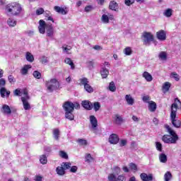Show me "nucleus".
Listing matches in <instances>:
<instances>
[{
    "label": "nucleus",
    "instance_id": "obj_1",
    "mask_svg": "<svg viewBox=\"0 0 181 181\" xmlns=\"http://www.w3.org/2000/svg\"><path fill=\"white\" fill-rule=\"evenodd\" d=\"M178 108H180L181 110V102L180 100L177 98L175 99L174 103L171 105L170 115L171 122L175 128H180L181 125L180 120L177 119V117H176Z\"/></svg>",
    "mask_w": 181,
    "mask_h": 181
},
{
    "label": "nucleus",
    "instance_id": "obj_2",
    "mask_svg": "<svg viewBox=\"0 0 181 181\" xmlns=\"http://www.w3.org/2000/svg\"><path fill=\"white\" fill-rule=\"evenodd\" d=\"M63 107L65 110L66 118L69 119V121H73V119H74V115H73V111H74V103L71 102H66Z\"/></svg>",
    "mask_w": 181,
    "mask_h": 181
},
{
    "label": "nucleus",
    "instance_id": "obj_3",
    "mask_svg": "<svg viewBox=\"0 0 181 181\" xmlns=\"http://www.w3.org/2000/svg\"><path fill=\"white\" fill-rule=\"evenodd\" d=\"M6 11L11 15L18 16L22 11V6L18 3L14 2L9 4L6 6Z\"/></svg>",
    "mask_w": 181,
    "mask_h": 181
},
{
    "label": "nucleus",
    "instance_id": "obj_4",
    "mask_svg": "<svg viewBox=\"0 0 181 181\" xmlns=\"http://www.w3.org/2000/svg\"><path fill=\"white\" fill-rule=\"evenodd\" d=\"M45 86L47 91L49 93H53V91H57L60 90V82L56 78H52L49 81L45 82Z\"/></svg>",
    "mask_w": 181,
    "mask_h": 181
},
{
    "label": "nucleus",
    "instance_id": "obj_5",
    "mask_svg": "<svg viewBox=\"0 0 181 181\" xmlns=\"http://www.w3.org/2000/svg\"><path fill=\"white\" fill-rule=\"evenodd\" d=\"M21 98L23 105L24 110L26 111H28V110H30V104L29 103V100H30V98L28 94V90H23V96H22Z\"/></svg>",
    "mask_w": 181,
    "mask_h": 181
},
{
    "label": "nucleus",
    "instance_id": "obj_6",
    "mask_svg": "<svg viewBox=\"0 0 181 181\" xmlns=\"http://www.w3.org/2000/svg\"><path fill=\"white\" fill-rule=\"evenodd\" d=\"M142 39L144 45H151V42H153V34L152 33L144 32L142 34Z\"/></svg>",
    "mask_w": 181,
    "mask_h": 181
},
{
    "label": "nucleus",
    "instance_id": "obj_7",
    "mask_svg": "<svg viewBox=\"0 0 181 181\" xmlns=\"http://www.w3.org/2000/svg\"><path fill=\"white\" fill-rule=\"evenodd\" d=\"M79 81L82 86H84V89L87 93H93L94 91V88L88 84L89 81L88 79L86 78H82L79 79Z\"/></svg>",
    "mask_w": 181,
    "mask_h": 181
},
{
    "label": "nucleus",
    "instance_id": "obj_8",
    "mask_svg": "<svg viewBox=\"0 0 181 181\" xmlns=\"http://www.w3.org/2000/svg\"><path fill=\"white\" fill-rule=\"evenodd\" d=\"M89 121L90 124V129H92V131H97V128L98 127V121L97 120L95 116L90 115L89 117Z\"/></svg>",
    "mask_w": 181,
    "mask_h": 181
},
{
    "label": "nucleus",
    "instance_id": "obj_9",
    "mask_svg": "<svg viewBox=\"0 0 181 181\" xmlns=\"http://www.w3.org/2000/svg\"><path fill=\"white\" fill-rule=\"evenodd\" d=\"M100 19L103 23H105V24L110 23V21H115V18L111 13L103 14Z\"/></svg>",
    "mask_w": 181,
    "mask_h": 181
},
{
    "label": "nucleus",
    "instance_id": "obj_10",
    "mask_svg": "<svg viewBox=\"0 0 181 181\" xmlns=\"http://www.w3.org/2000/svg\"><path fill=\"white\" fill-rule=\"evenodd\" d=\"M162 139L165 144H175L179 141V136H163Z\"/></svg>",
    "mask_w": 181,
    "mask_h": 181
},
{
    "label": "nucleus",
    "instance_id": "obj_11",
    "mask_svg": "<svg viewBox=\"0 0 181 181\" xmlns=\"http://www.w3.org/2000/svg\"><path fill=\"white\" fill-rule=\"evenodd\" d=\"M46 33L48 37H53V36H54V28L52 24H47Z\"/></svg>",
    "mask_w": 181,
    "mask_h": 181
},
{
    "label": "nucleus",
    "instance_id": "obj_12",
    "mask_svg": "<svg viewBox=\"0 0 181 181\" xmlns=\"http://www.w3.org/2000/svg\"><path fill=\"white\" fill-rule=\"evenodd\" d=\"M47 26V23L45 22L43 20H40L38 30L40 33L44 35L46 33V27Z\"/></svg>",
    "mask_w": 181,
    "mask_h": 181
},
{
    "label": "nucleus",
    "instance_id": "obj_13",
    "mask_svg": "<svg viewBox=\"0 0 181 181\" xmlns=\"http://www.w3.org/2000/svg\"><path fill=\"white\" fill-rule=\"evenodd\" d=\"M156 37L160 42L166 40V32L163 30H160L156 33Z\"/></svg>",
    "mask_w": 181,
    "mask_h": 181
},
{
    "label": "nucleus",
    "instance_id": "obj_14",
    "mask_svg": "<svg viewBox=\"0 0 181 181\" xmlns=\"http://www.w3.org/2000/svg\"><path fill=\"white\" fill-rule=\"evenodd\" d=\"M140 178L142 181H153V175L152 174H146L143 173L140 175Z\"/></svg>",
    "mask_w": 181,
    "mask_h": 181
},
{
    "label": "nucleus",
    "instance_id": "obj_15",
    "mask_svg": "<svg viewBox=\"0 0 181 181\" xmlns=\"http://www.w3.org/2000/svg\"><path fill=\"white\" fill-rule=\"evenodd\" d=\"M54 10L55 11V12H57V13H61V15H67V12H69L67 8H62L59 6H55L54 7Z\"/></svg>",
    "mask_w": 181,
    "mask_h": 181
},
{
    "label": "nucleus",
    "instance_id": "obj_16",
    "mask_svg": "<svg viewBox=\"0 0 181 181\" xmlns=\"http://www.w3.org/2000/svg\"><path fill=\"white\" fill-rule=\"evenodd\" d=\"M113 122H115V124H117V125H121V124L124 122V118L122 117V116L116 114L113 116Z\"/></svg>",
    "mask_w": 181,
    "mask_h": 181
},
{
    "label": "nucleus",
    "instance_id": "obj_17",
    "mask_svg": "<svg viewBox=\"0 0 181 181\" xmlns=\"http://www.w3.org/2000/svg\"><path fill=\"white\" fill-rule=\"evenodd\" d=\"M1 112L5 115H11L12 110H11V107L8 105H3Z\"/></svg>",
    "mask_w": 181,
    "mask_h": 181
},
{
    "label": "nucleus",
    "instance_id": "obj_18",
    "mask_svg": "<svg viewBox=\"0 0 181 181\" xmlns=\"http://www.w3.org/2000/svg\"><path fill=\"white\" fill-rule=\"evenodd\" d=\"M30 69H32V65L30 64L24 65L23 67H22L21 69V74L23 76H26V74H28Z\"/></svg>",
    "mask_w": 181,
    "mask_h": 181
},
{
    "label": "nucleus",
    "instance_id": "obj_19",
    "mask_svg": "<svg viewBox=\"0 0 181 181\" xmlns=\"http://www.w3.org/2000/svg\"><path fill=\"white\" fill-rule=\"evenodd\" d=\"M100 74L102 76V78H107V77H108V74H110V71L105 66H102L100 69Z\"/></svg>",
    "mask_w": 181,
    "mask_h": 181
},
{
    "label": "nucleus",
    "instance_id": "obj_20",
    "mask_svg": "<svg viewBox=\"0 0 181 181\" xmlns=\"http://www.w3.org/2000/svg\"><path fill=\"white\" fill-rule=\"evenodd\" d=\"M81 104L83 108H85L86 110H90L93 109V104L90 103V102L88 100H83L82 101Z\"/></svg>",
    "mask_w": 181,
    "mask_h": 181
},
{
    "label": "nucleus",
    "instance_id": "obj_21",
    "mask_svg": "<svg viewBox=\"0 0 181 181\" xmlns=\"http://www.w3.org/2000/svg\"><path fill=\"white\" fill-rule=\"evenodd\" d=\"M0 94L2 98H5V97H9V95L11 94V91L7 90L6 88H1L0 89Z\"/></svg>",
    "mask_w": 181,
    "mask_h": 181
},
{
    "label": "nucleus",
    "instance_id": "obj_22",
    "mask_svg": "<svg viewBox=\"0 0 181 181\" xmlns=\"http://www.w3.org/2000/svg\"><path fill=\"white\" fill-rule=\"evenodd\" d=\"M125 100L127 101L128 105H133L134 104H135V100L132 98V95H126Z\"/></svg>",
    "mask_w": 181,
    "mask_h": 181
},
{
    "label": "nucleus",
    "instance_id": "obj_23",
    "mask_svg": "<svg viewBox=\"0 0 181 181\" xmlns=\"http://www.w3.org/2000/svg\"><path fill=\"white\" fill-rule=\"evenodd\" d=\"M144 78H145V80L146 81H148V83H151V81H152V80H153V78L152 77V75H151V74H149V72L148 71H144L142 74Z\"/></svg>",
    "mask_w": 181,
    "mask_h": 181
},
{
    "label": "nucleus",
    "instance_id": "obj_24",
    "mask_svg": "<svg viewBox=\"0 0 181 181\" xmlns=\"http://www.w3.org/2000/svg\"><path fill=\"white\" fill-rule=\"evenodd\" d=\"M71 46L64 45L62 46V52L63 53H66V54H71Z\"/></svg>",
    "mask_w": 181,
    "mask_h": 181
},
{
    "label": "nucleus",
    "instance_id": "obj_25",
    "mask_svg": "<svg viewBox=\"0 0 181 181\" xmlns=\"http://www.w3.org/2000/svg\"><path fill=\"white\" fill-rule=\"evenodd\" d=\"M148 110L151 112L156 111V103L152 100L148 102Z\"/></svg>",
    "mask_w": 181,
    "mask_h": 181
},
{
    "label": "nucleus",
    "instance_id": "obj_26",
    "mask_svg": "<svg viewBox=\"0 0 181 181\" xmlns=\"http://www.w3.org/2000/svg\"><path fill=\"white\" fill-rule=\"evenodd\" d=\"M56 173H57V175H59V176H63L64 175H65L66 170H64V168H63L61 165V166H58L56 168Z\"/></svg>",
    "mask_w": 181,
    "mask_h": 181
},
{
    "label": "nucleus",
    "instance_id": "obj_27",
    "mask_svg": "<svg viewBox=\"0 0 181 181\" xmlns=\"http://www.w3.org/2000/svg\"><path fill=\"white\" fill-rule=\"evenodd\" d=\"M25 59L27 62H30V63H33L35 60V57H33V54H32V53L27 52L25 53Z\"/></svg>",
    "mask_w": 181,
    "mask_h": 181
},
{
    "label": "nucleus",
    "instance_id": "obj_28",
    "mask_svg": "<svg viewBox=\"0 0 181 181\" xmlns=\"http://www.w3.org/2000/svg\"><path fill=\"white\" fill-rule=\"evenodd\" d=\"M109 142L113 145H117V142H119V138L118 136L109 137Z\"/></svg>",
    "mask_w": 181,
    "mask_h": 181
},
{
    "label": "nucleus",
    "instance_id": "obj_29",
    "mask_svg": "<svg viewBox=\"0 0 181 181\" xmlns=\"http://www.w3.org/2000/svg\"><path fill=\"white\" fill-rule=\"evenodd\" d=\"M159 160L161 163H166L168 162V156L162 153L159 155Z\"/></svg>",
    "mask_w": 181,
    "mask_h": 181
},
{
    "label": "nucleus",
    "instance_id": "obj_30",
    "mask_svg": "<svg viewBox=\"0 0 181 181\" xmlns=\"http://www.w3.org/2000/svg\"><path fill=\"white\" fill-rule=\"evenodd\" d=\"M165 128L166 131L171 135V136H177L175 131H173V129H172L168 124H165Z\"/></svg>",
    "mask_w": 181,
    "mask_h": 181
},
{
    "label": "nucleus",
    "instance_id": "obj_31",
    "mask_svg": "<svg viewBox=\"0 0 181 181\" xmlns=\"http://www.w3.org/2000/svg\"><path fill=\"white\" fill-rule=\"evenodd\" d=\"M109 8L111 11H117L118 9V4H117V2L115 1H111L110 3Z\"/></svg>",
    "mask_w": 181,
    "mask_h": 181
},
{
    "label": "nucleus",
    "instance_id": "obj_32",
    "mask_svg": "<svg viewBox=\"0 0 181 181\" xmlns=\"http://www.w3.org/2000/svg\"><path fill=\"white\" fill-rule=\"evenodd\" d=\"M40 63H42V64H46L49 63V58L45 55H42L39 58Z\"/></svg>",
    "mask_w": 181,
    "mask_h": 181
},
{
    "label": "nucleus",
    "instance_id": "obj_33",
    "mask_svg": "<svg viewBox=\"0 0 181 181\" xmlns=\"http://www.w3.org/2000/svg\"><path fill=\"white\" fill-rule=\"evenodd\" d=\"M26 90V89H23V90H21L20 88H17L13 91V94L14 95H16L17 97H23V90Z\"/></svg>",
    "mask_w": 181,
    "mask_h": 181
},
{
    "label": "nucleus",
    "instance_id": "obj_34",
    "mask_svg": "<svg viewBox=\"0 0 181 181\" xmlns=\"http://www.w3.org/2000/svg\"><path fill=\"white\" fill-rule=\"evenodd\" d=\"M172 13H173V10L172 8H168L163 12V16L166 18H170Z\"/></svg>",
    "mask_w": 181,
    "mask_h": 181
},
{
    "label": "nucleus",
    "instance_id": "obj_35",
    "mask_svg": "<svg viewBox=\"0 0 181 181\" xmlns=\"http://www.w3.org/2000/svg\"><path fill=\"white\" fill-rule=\"evenodd\" d=\"M158 57H159L160 60L165 61V60H166V59H168V54H166L165 52H161L158 54Z\"/></svg>",
    "mask_w": 181,
    "mask_h": 181
},
{
    "label": "nucleus",
    "instance_id": "obj_36",
    "mask_svg": "<svg viewBox=\"0 0 181 181\" xmlns=\"http://www.w3.org/2000/svg\"><path fill=\"white\" fill-rule=\"evenodd\" d=\"M109 90L110 91H112V93H115V91L117 90V87L115 86V83H114V81L110 83Z\"/></svg>",
    "mask_w": 181,
    "mask_h": 181
},
{
    "label": "nucleus",
    "instance_id": "obj_37",
    "mask_svg": "<svg viewBox=\"0 0 181 181\" xmlns=\"http://www.w3.org/2000/svg\"><path fill=\"white\" fill-rule=\"evenodd\" d=\"M40 162L42 163V165H46V163H47V157L46 155H42L40 157Z\"/></svg>",
    "mask_w": 181,
    "mask_h": 181
},
{
    "label": "nucleus",
    "instance_id": "obj_38",
    "mask_svg": "<svg viewBox=\"0 0 181 181\" xmlns=\"http://www.w3.org/2000/svg\"><path fill=\"white\" fill-rule=\"evenodd\" d=\"M7 23L8 26H11L12 28H13V26H16V21L11 18H8V20L7 21Z\"/></svg>",
    "mask_w": 181,
    "mask_h": 181
},
{
    "label": "nucleus",
    "instance_id": "obj_39",
    "mask_svg": "<svg viewBox=\"0 0 181 181\" xmlns=\"http://www.w3.org/2000/svg\"><path fill=\"white\" fill-rule=\"evenodd\" d=\"M123 52L126 56H131V54H132V48L127 47L124 49Z\"/></svg>",
    "mask_w": 181,
    "mask_h": 181
},
{
    "label": "nucleus",
    "instance_id": "obj_40",
    "mask_svg": "<svg viewBox=\"0 0 181 181\" xmlns=\"http://www.w3.org/2000/svg\"><path fill=\"white\" fill-rule=\"evenodd\" d=\"M65 63L66 64H69V66H71V69L72 70H74V63H73V61H71V59L70 58H66L65 59Z\"/></svg>",
    "mask_w": 181,
    "mask_h": 181
},
{
    "label": "nucleus",
    "instance_id": "obj_41",
    "mask_svg": "<svg viewBox=\"0 0 181 181\" xmlns=\"http://www.w3.org/2000/svg\"><path fill=\"white\" fill-rule=\"evenodd\" d=\"M113 175H119L121 173V168L119 166H115L112 168Z\"/></svg>",
    "mask_w": 181,
    "mask_h": 181
},
{
    "label": "nucleus",
    "instance_id": "obj_42",
    "mask_svg": "<svg viewBox=\"0 0 181 181\" xmlns=\"http://www.w3.org/2000/svg\"><path fill=\"white\" fill-rule=\"evenodd\" d=\"M86 162H88V163H90V162H93L94 160V158L91 156V154L86 153L85 156Z\"/></svg>",
    "mask_w": 181,
    "mask_h": 181
},
{
    "label": "nucleus",
    "instance_id": "obj_43",
    "mask_svg": "<svg viewBox=\"0 0 181 181\" xmlns=\"http://www.w3.org/2000/svg\"><path fill=\"white\" fill-rule=\"evenodd\" d=\"M170 78H174L175 81H179V80H180L179 74H177L176 72L171 73Z\"/></svg>",
    "mask_w": 181,
    "mask_h": 181
},
{
    "label": "nucleus",
    "instance_id": "obj_44",
    "mask_svg": "<svg viewBox=\"0 0 181 181\" xmlns=\"http://www.w3.org/2000/svg\"><path fill=\"white\" fill-rule=\"evenodd\" d=\"M59 155L63 159H69V156L67 155V153L64 151H60Z\"/></svg>",
    "mask_w": 181,
    "mask_h": 181
},
{
    "label": "nucleus",
    "instance_id": "obj_45",
    "mask_svg": "<svg viewBox=\"0 0 181 181\" xmlns=\"http://www.w3.org/2000/svg\"><path fill=\"white\" fill-rule=\"evenodd\" d=\"M172 179V173L168 171L165 175H164V180L165 181H169Z\"/></svg>",
    "mask_w": 181,
    "mask_h": 181
},
{
    "label": "nucleus",
    "instance_id": "obj_46",
    "mask_svg": "<svg viewBox=\"0 0 181 181\" xmlns=\"http://www.w3.org/2000/svg\"><path fill=\"white\" fill-rule=\"evenodd\" d=\"M108 180L109 181H117V177L115 174L111 173L108 175Z\"/></svg>",
    "mask_w": 181,
    "mask_h": 181
},
{
    "label": "nucleus",
    "instance_id": "obj_47",
    "mask_svg": "<svg viewBox=\"0 0 181 181\" xmlns=\"http://www.w3.org/2000/svg\"><path fill=\"white\" fill-rule=\"evenodd\" d=\"M170 88V83L169 82H165L163 85V90H164L165 91H169V89Z\"/></svg>",
    "mask_w": 181,
    "mask_h": 181
},
{
    "label": "nucleus",
    "instance_id": "obj_48",
    "mask_svg": "<svg viewBox=\"0 0 181 181\" xmlns=\"http://www.w3.org/2000/svg\"><path fill=\"white\" fill-rule=\"evenodd\" d=\"M61 166L64 168V170L66 169H70L71 168V163H62Z\"/></svg>",
    "mask_w": 181,
    "mask_h": 181
},
{
    "label": "nucleus",
    "instance_id": "obj_49",
    "mask_svg": "<svg viewBox=\"0 0 181 181\" xmlns=\"http://www.w3.org/2000/svg\"><path fill=\"white\" fill-rule=\"evenodd\" d=\"M33 74L35 78H37L38 80H40V78H42V74L38 71H35Z\"/></svg>",
    "mask_w": 181,
    "mask_h": 181
},
{
    "label": "nucleus",
    "instance_id": "obj_50",
    "mask_svg": "<svg viewBox=\"0 0 181 181\" xmlns=\"http://www.w3.org/2000/svg\"><path fill=\"white\" fill-rule=\"evenodd\" d=\"M77 142L81 146H86V145H87V140H86V139H79L77 140Z\"/></svg>",
    "mask_w": 181,
    "mask_h": 181
},
{
    "label": "nucleus",
    "instance_id": "obj_51",
    "mask_svg": "<svg viewBox=\"0 0 181 181\" xmlns=\"http://www.w3.org/2000/svg\"><path fill=\"white\" fill-rule=\"evenodd\" d=\"M101 107V105L100 104V103H98V102H95V103H94V104H93V110H95V111H98V110H100V108Z\"/></svg>",
    "mask_w": 181,
    "mask_h": 181
},
{
    "label": "nucleus",
    "instance_id": "obj_52",
    "mask_svg": "<svg viewBox=\"0 0 181 181\" xmlns=\"http://www.w3.org/2000/svg\"><path fill=\"white\" fill-rule=\"evenodd\" d=\"M117 181H127V177L124 174L119 175L117 176Z\"/></svg>",
    "mask_w": 181,
    "mask_h": 181
},
{
    "label": "nucleus",
    "instance_id": "obj_53",
    "mask_svg": "<svg viewBox=\"0 0 181 181\" xmlns=\"http://www.w3.org/2000/svg\"><path fill=\"white\" fill-rule=\"evenodd\" d=\"M156 148L159 152H162V144L160 142H156Z\"/></svg>",
    "mask_w": 181,
    "mask_h": 181
},
{
    "label": "nucleus",
    "instance_id": "obj_54",
    "mask_svg": "<svg viewBox=\"0 0 181 181\" xmlns=\"http://www.w3.org/2000/svg\"><path fill=\"white\" fill-rule=\"evenodd\" d=\"M129 166V168H130L132 170H134V172H136V170H138V168L136 167V165H135V163H131Z\"/></svg>",
    "mask_w": 181,
    "mask_h": 181
},
{
    "label": "nucleus",
    "instance_id": "obj_55",
    "mask_svg": "<svg viewBox=\"0 0 181 181\" xmlns=\"http://www.w3.org/2000/svg\"><path fill=\"white\" fill-rule=\"evenodd\" d=\"M6 84V81H5L4 78H0V89L5 88Z\"/></svg>",
    "mask_w": 181,
    "mask_h": 181
},
{
    "label": "nucleus",
    "instance_id": "obj_56",
    "mask_svg": "<svg viewBox=\"0 0 181 181\" xmlns=\"http://www.w3.org/2000/svg\"><path fill=\"white\" fill-rule=\"evenodd\" d=\"M45 13V9L43 8H39L36 10V15H42Z\"/></svg>",
    "mask_w": 181,
    "mask_h": 181
},
{
    "label": "nucleus",
    "instance_id": "obj_57",
    "mask_svg": "<svg viewBox=\"0 0 181 181\" xmlns=\"http://www.w3.org/2000/svg\"><path fill=\"white\" fill-rule=\"evenodd\" d=\"M135 2V0H124L125 5L127 6H131L132 4Z\"/></svg>",
    "mask_w": 181,
    "mask_h": 181
},
{
    "label": "nucleus",
    "instance_id": "obj_58",
    "mask_svg": "<svg viewBox=\"0 0 181 181\" xmlns=\"http://www.w3.org/2000/svg\"><path fill=\"white\" fill-rule=\"evenodd\" d=\"M8 80L9 83H15L16 81L15 79V77H13V76H12V75L8 76Z\"/></svg>",
    "mask_w": 181,
    "mask_h": 181
},
{
    "label": "nucleus",
    "instance_id": "obj_59",
    "mask_svg": "<svg viewBox=\"0 0 181 181\" xmlns=\"http://www.w3.org/2000/svg\"><path fill=\"white\" fill-rule=\"evenodd\" d=\"M88 67L91 70L92 69H94V62L92 61H89L87 62Z\"/></svg>",
    "mask_w": 181,
    "mask_h": 181
},
{
    "label": "nucleus",
    "instance_id": "obj_60",
    "mask_svg": "<svg viewBox=\"0 0 181 181\" xmlns=\"http://www.w3.org/2000/svg\"><path fill=\"white\" fill-rule=\"evenodd\" d=\"M151 100V98L148 95H145L143 97V101L144 103H148L149 104V100Z\"/></svg>",
    "mask_w": 181,
    "mask_h": 181
},
{
    "label": "nucleus",
    "instance_id": "obj_61",
    "mask_svg": "<svg viewBox=\"0 0 181 181\" xmlns=\"http://www.w3.org/2000/svg\"><path fill=\"white\" fill-rule=\"evenodd\" d=\"M53 134H54L55 136H59V135H60V131H59L58 129H54V131H53Z\"/></svg>",
    "mask_w": 181,
    "mask_h": 181
},
{
    "label": "nucleus",
    "instance_id": "obj_62",
    "mask_svg": "<svg viewBox=\"0 0 181 181\" xmlns=\"http://www.w3.org/2000/svg\"><path fill=\"white\" fill-rule=\"evenodd\" d=\"M70 172L72 173H76L77 172V166H72L71 168Z\"/></svg>",
    "mask_w": 181,
    "mask_h": 181
},
{
    "label": "nucleus",
    "instance_id": "obj_63",
    "mask_svg": "<svg viewBox=\"0 0 181 181\" xmlns=\"http://www.w3.org/2000/svg\"><path fill=\"white\" fill-rule=\"evenodd\" d=\"M93 10V6H88L85 8V11L86 12H90V11Z\"/></svg>",
    "mask_w": 181,
    "mask_h": 181
},
{
    "label": "nucleus",
    "instance_id": "obj_64",
    "mask_svg": "<svg viewBox=\"0 0 181 181\" xmlns=\"http://www.w3.org/2000/svg\"><path fill=\"white\" fill-rule=\"evenodd\" d=\"M127 145V140L122 139L120 141V146H125Z\"/></svg>",
    "mask_w": 181,
    "mask_h": 181
}]
</instances>
